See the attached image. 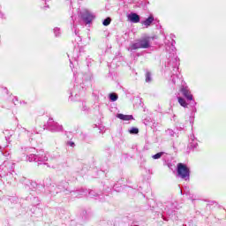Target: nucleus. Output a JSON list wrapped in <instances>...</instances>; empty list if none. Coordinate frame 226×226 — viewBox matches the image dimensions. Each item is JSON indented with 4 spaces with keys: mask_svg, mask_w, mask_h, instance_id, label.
<instances>
[{
    "mask_svg": "<svg viewBox=\"0 0 226 226\" xmlns=\"http://www.w3.org/2000/svg\"><path fill=\"white\" fill-rule=\"evenodd\" d=\"M117 117H118V119H121L122 121H132L133 119V116L132 115L117 114Z\"/></svg>",
    "mask_w": 226,
    "mask_h": 226,
    "instance_id": "nucleus-7",
    "label": "nucleus"
},
{
    "mask_svg": "<svg viewBox=\"0 0 226 226\" xmlns=\"http://www.w3.org/2000/svg\"><path fill=\"white\" fill-rule=\"evenodd\" d=\"M128 19L133 24H139V22H140V16L135 12H132L128 15Z\"/></svg>",
    "mask_w": 226,
    "mask_h": 226,
    "instance_id": "nucleus-4",
    "label": "nucleus"
},
{
    "mask_svg": "<svg viewBox=\"0 0 226 226\" xmlns=\"http://www.w3.org/2000/svg\"><path fill=\"white\" fill-rule=\"evenodd\" d=\"M82 19L87 22V24H91V22H93V15L88 11L82 14Z\"/></svg>",
    "mask_w": 226,
    "mask_h": 226,
    "instance_id": "nucleus-5",
    "label": "nucleus"
},
{
    "mask_svg": "<svg viewBox=\"0 0 226 226\" xmlns=\"http://www.w3.org/2000/svg\"><path fill=\"white\" fill-rule=\"evenodd\" d=\"M180 91L187 100H189L190 102L193 100V95L192 94V92H190L188 87H182Z\"/></svg>",
    "mask_w": 226,
    "mask_h": 226,
    "instance_id": "nucleus-3",
    "label": "nucleus"
},
{
    "mask_svg": "<svg viewBox=\"0 0 226 226\" xmlns=\"http://www.w3.org/2000/svg\"><path fill=\"white\" fill-rule=\"evenodd\" d=\"M153 22H154V17H153L151 15L147 19H145L144 21H141V24L145 27H149Z\"/></svg>",
    "mask_w": 226,
    "mask_h": 226,
    "instance_id": "nucleus-6",
    "label": "nucleus"
},
{
    "mask_svg": "<svg viewBox=\"0 0 226 226\" xmlns=\"http://www.w3.org/2000/svg\"><path fill=\"white\" fill-rule=\"evenodd\" d=\"M117 94H109V99L111 100V102H117Z\"/></svg>",
    "mask_w": 226,
    "mask_h": 226,
    "instance_id": "nucleus-10",
    "label": "nucleus"
},
{
    "mask_svg": "<svg viewBox=\"0 0 226 226\" xmlns=\"http://www.w3.org/2000/svg\"><path fill=\"white\" fill-rule=\"evenodd\" d=\"M151 37H143L136 41V42L131 45V50H138V49H149Z\"/></svg>",
    "mask_w": 226,
    "mask_h": 226,
    "instance_id": "nucleus-1",
    "label": "nucleus"
},
{
    "mask_svg": "<svg viewBox=\"0 0 226 226\" xmlns=\"http://www.w3.org/2000/svg\"><path fill=\"white\" fill-rule=\"evenodd\" d=\"M162 154H163V152H160V153H157L154 155H153L152 158H154V160H159V158H162Z\"/></svg>",
    "mask_w": 226,
    "mask_h": 226,
    "instance_id": "nucleus-11",
    "label": "nucleus"
},
{
    "mask_svg": "<svg viewBox=\"0 0 226 226\" xmlns=\"http://www.w3.org/2000/svg\"><path fill=\"white\" fill-rule=\"evenodd\" d=\"M146 81L147 82H151V72H147L146 73Z\"/></svg>",
    "mask_w": 226,
    "mask_h": 226,
    "instance_id": "nucleus-13",
    "label": "nucleus"
},
{
    "mask_svg": "<svg viewBox=\"0 0 226 226\" xmlns=\"http://www.w3.org/2000/svg\"><path fill=\"white\" fill-rule=\"evenodd\" d=\"M177 100L181 107H188V103H186V101L183 97H178Z\"/></svg>",
    "mask_w": 226,
    "mask_h": 226,
    "instance_id": "nucleus-8",
    "label": "nucleus"
},
{
    "mask_svg": "<svg viewBox=\"0 0 226 226\" xmlns=\"http://www.w3.org/2000/svg\"><path fill=\"white\" fill-rule=\"evenodd\" d=\"M129 133L132 135H137L139 133V128L133 127L129 131Z\"/></svg>",
    "mask_w": 226,
    "mask_h": 226,
    "instance_id": "nucleus-9",
    "label": "nucleus"
},
{
    "mask_svg": "<svg viewBox=\"0 0 226 226\" xmlns=\"http://www.w3.org/2000/svg\"><path fill=\"white\" fill-rule=\"evenodd\" d=\"M177 172L182 179H186V177H190V169H188V166H186L185 164L179 162L177 164Z\"/></svg>",
    "mask_w": 226,
    "mask_h": 226,
    "instance_id": "nucleus-2",
    "label": "nucleus"
},
{
    "mask_svg": "<svg viewBox=\"0 0 226 226\" xmlns=\"http://www.w3.org/2000/svg\"><path fill=\"white\" fill-rule=\"evenodd\" d=\"M70 146H71L72 147H73V146H75V143L71 142V143H70Z\"/></svg>",
    "mask_w": 226,
    "mask_h": 226,
    "instance_id": "nucleus-14",
    "label": "nucleus"
},
{
    "mask_svg": "<svg viewBox=\"0 0 226 226\" xmlns=\"http://www.w3.org/2000/svg\"><path fill=\"white\" fill-rule=\"evenodd\" d=\"M110 22H112V19L110 18H107L103 20L102 24L103 26H109Z\"/></svg>",
    "mask_w": 226,
    "mask_h": 226,
    "instance_id": "nucleus-12",
    "label": "nucleus"
}]
</instances>
